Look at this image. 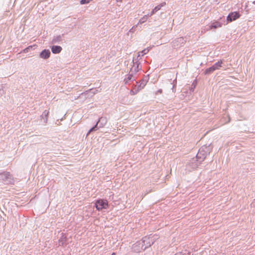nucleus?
Segmentation results:
<instances>
[{
    "label": "nucleus",
    "mask_w": 255,
    "mask_h": 255,
    "mask_svg": "<svg viewBox=\"0 0 255 255\" xmlns=\"http://www.w3.org/2000/svg\"><path fill=\"white\" fill-rule=\"evenodd\" d=\"M165 2H163L162 3H161L160 4L156 6L153 10L152 11H151V14H150V16L153 15L154 13H155L156 11H157L158 10H159L161 7L162 6H163L165 5Z\"/></svg>",
    "instance_id": "nucleus-6"
},
{
    "label": "nucleus",
    "mask_w": 255,
    "mask_h": 255,
    "mask_svg": "<svg viewBox=\"0 0 255 255\" xmlns=\"http://www.w3.org/2000/svg\"><path fill=\"white\" fill-rule=\"evenodd\" d=\"M3 174L5 175L6 176V177L10 176L9 173H4Z\"/></svg>",
    "instance_id": "nucleus-11"
},
{
    "label": "nucleus",
    "mask_w": 255,
    "mask_h": 255,
    "mask_svg": "<svg viewBox=\"0 0 255 255\" xmlns=\"http://www.w3.org/2000/svg\"><path fill=\"white\" fill-rule=\"evenodd\" d=\"M91 0H81L80 1V3L81 4H86V3H88Z\"/></svg>",
    "instance_id": "nucleus-10"
},
{
    "label": "nucleus",
    "mask_w": 255,
    "mask_h": 255,
    "mask_svg": "<svg viewBox=\"0 0 255 255\" xmlns=\"http://www.w3.org/2000/svg\"><path fill=\"white\" fill-rule=\"evenodd\" d=\"M116 255V253H113L112 255Z\"/></svg>",
    "instance_id": "nucleus-14"
},
{
    "label": "nucleus",
    "mask_w": 255,
    "mask_h": 255,
    "mask_svg": "<svg viewBox=\"0 0 255 255\" xmlns=\"http://www.w3.org/2000/svg\"><path fill=\"white\" fill-rule=\"evenodd\" d=\"M50 52L48 49L47 50L45 49V50H43L40 54V57L42 58H43V59H47L48 58H49L50 57Z\"/></svg>",
    "instance_id": "nucleus-4"
},
{
    "label": "nucleus",
    "mask_w": 255,
    "mask_h": 255,
    "mask_svg": "<svg viewBox=\"0 0 255 255\" xmlns=\"http://www.w3.org/2000/svg\"><path fill=\"white\" fill-rule=\"evenodd\" d=\"M33 46H36V45H34ZM33 46H29L27 48H25L23 50L22 52L23 53H27L28 52V51L32 48Z\"/></svg>",
    "instance_id": "nucleus-9"
},
{
    "label": "nucleus",
    "mask_w": 255,
    "mask_h": 255,
    "mask_svg": "<svg viewBox=\"0 0 255 255\" xmlns=\"http://www.w3.org/2000/svg\"><path fill=\"white\" fill-rule=\"evenodd\" d=\"M240 17V14L237 12H233L230 13L227 16V19L228 21L231 22L233 20L239 18Z\"/></svg>",
    "instance_id": "nucleus-3"
},
{
    "label": "nucleus",
    "mask_w": 255,
    "mask_h": 255,
    "mask_svg": "<svg viewBox=\"0 0 255 255\" xmlns=\"http://www.w3.org/2000/svg\"><path fill=\"white\" fill-rule=\"evenodd\" d=\"M95 207L98 211L108 209L109 203L106 199H98L95 202Z\"/></svg>",
    "instance_id": "nucleus-1"
},
{
    "label": "nucleus",
    "mask_w": 255,
    "mask_h": 255,
    "mask_svg": "<svg viewBox=\"0 0 255 255\" xmlns=\"http://www.w3.org/2000/svg\"><path fill=\"white\" fill-rule=\"evenodd\" d=\"M123 0H117V1H122Z\"/></svg>",
    "instance_id": "nucleus-13"
},
{
    "label": "nucleus",
    "mask_w": 255,
    "mask_h": 255,
    "mask_svg": "<svg viewBox=\"0 0 255 255\" xmlns=\"http://www.w3.org/2000/svg\"><path fill=\"white\" fill-rule=\"evenodd\" d=\"M222 61H219L215 63L214 65H213L212 67L207 69L205 71V74H209L215 70L219 69V68L221 67L222 66Z\"/></svg>",
    "instance_id": "nucleus-2"
},
{
    "label": "nucleus",
    "mask_w": 255,
    "mask_h": 255,
    "mask_svg": "<svg viewBox=\"0 0 255 255\" xmlns=\"http://www.w3.org/2000/svg\"><path fill=\"white\" fill-rule=\"evenodd\" d=\"M222 26V24L219 22H215L212 23L210 26V28H216L218 27H221Z\"/></svg>",
    "instance_id": "nucleus-7"
},
{
    "label": "nucleus",
    "mask_w": 255,
    "mask_h": 255,
    "mask_svg": "<svg viewBox=\"0 0 255 255\" xmlns=\"http://www.w3.org/2000/svg\"><path fill=\"white\" fill-rule=\"evenodd\" d=\"M95 128H92L89 131L88 133H89L91 131H92Z\"/></svg>",
    "instance_id": "nucleus-12"
},
{
    "label": "nucleus",
    "mask_w": 255,
    "mask_h": 255,
    "mask_svg": "<svg viewBox=\"0 0 255 255\" xmlns=\"http://www.w3.org/2000/svg\"><path fill=\"white\" fill-rule=\"evenodd\" d=\"M147 16L144 15L139 19V23L141 24V23L144 22L145 21H146L147 20Z\"/></svg>",
    "instance_id": "nucleus-8"
},
{
    "label": "nucleus",
    "mask_w": 255,
    "mask_h": 255,
    "mask_svg": "<svg viewBox=\"0 0 255 255\" xmlns=\"http://www.w3.org/2000/svg\"><path fill=\"white\" fill-rule=\"evenodd\" d=\"M62 50V47L60 46H53L51 47V51L54 54L59 53Z\"/></svg>",
    "instance_id": "nucleus-5"
}]
</instances>
